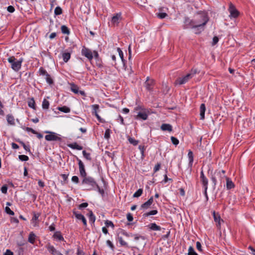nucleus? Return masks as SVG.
Segmentation results:
<instances>
[{"mask_svg": "<svg viewBox=\"0 0 255 255\" xmlns=\"http://www.w3.org/2000/svg\"><path fill=\"white\" fill-rule=\"evenodd\" d=\"M195 22L196 28V34H199L204 29V26L209 20L207 13L202 12L199 13L195 17Z\"/></svg>", "mask_w": 255, "mask_h": 255, "instance_id": "nucleus-1", "label": "nucleus"}, {"mask_svg": "<svg viewBox=\"0 0 255 255\" xmlns=\"http://www.w3.org/2000/svg\"><path fill=\"white\" fill-rule=\"evenodd\" d=\"M199 72L197 69H191L190 72L188 73L185 76L178 78L175 81V85H183L188 82L192 78H193L195 74L198 73Z\"/></svg>", "mask_w": 255, "mask_h": 255, "instance_id": "nucleus-2", "label": "nucleus"}, {"mask_svg": "<svg viewBox=\"0 0 255 255\" xmlns=\"http://www.w3.org/2000/svg\"><path fill=\"white\" fill-rule=\"evenodd\" d=\"M83 178L82 184L85 185L86 190H96V187L98 186V184L94 178L87 175Z\"/></svg>", "mask_w": 255, "mask_h": 255, "instance_id": "nucleus-3", "label": "nucleus"}, {"mask_svg": "<svg viewBox=\"0 0 255 255\" xmlns=\"http://www.w3.org/2000/svg\"><path fill=\"white\" fill-rule=\"evenodd\" d=\"M8 62L11 64V68L15 71H18L21 68L22 60H16L14 56L8 58Z\"/></svg>", "mask_w": 255, "mask_h": 255, "instance_id": "nucleus-4", "label": "nucleus"}, {"mask_svg": "<svg viewBox=\"0 0 255 255\" xmlns=\"http://www.w3.org/2000/svg\"><path fill=\"white\" fill-rule=\"evenodd\" d=\"M45 132L49 133V134H47L45 136V139L47 141H61L62 140V138L61 137L59 136V135L57 134L55 132H50L48 131H46Z\"/></svg>", "mask_w": 255, "mask_h": 255, "instance_id": "nucleus-5", "label": "nucleus"}, {"mask_svg": "<svg viewBox=\"0 0 255 255\" xmlns=\"http://www.w3.org/2000/svg\"><path fill=\"white\" fill-rule=\"evenodd\" d=\"M225 171L224 170H222L221 171H218L216 173L217 175H220L221 177H226L227 188L228 189H231L234 187L235 185L232 182V181L229 178L225 176Z\"/></svg>", "mask_w": 255, "mask_h": 255, "instance_id": "nucleus-6", "label": "nucleus"}, {"mask_svg": "<svg viewBox=\"0 0 255 255\" xmlns=\"http://www.w3.org/2000/svg\"><path fill=\"white\" fill-rule=\"evenodd\" d=\"M40 76H44L46 82L49 84L51 85L53 83V80L51 78L50 75L47 72V71L43 68L40 67L38 71Z\"/></svg>", "mask_w": 255, "mask_h": 255, "instance_id": "nucleus-7", "label": "nucleus"}, {"mask_svg": "<svg viewBox=\"0 0 255 255\" xmlns=\"http://www.w3.org/2000/svg\"><path fill=\"white\" fill-rule=\"evenodd\" d=\"M148 111L146 109H141V111L137 112V114L134 116L136 120H146L148 117Z\"/></svg>", "mask_w": 255, "mask_h": 255, "instance_id": "nucleus-8", "label": "nucleus"}, {"mask_svg": "<svg viewBox=\"0 0 255 255\" xmlns=\"http://www.w3.org/2000/svg\"><path fill=\"white\" fill-rule=\"evenodd\" d=\"M184 28H194L196 30L195 19H190L188 17H185L184 20Z\"/></svg>", "mask_w": 255, "mask_h": 255, "instance_id": "nucleus-9", "label": "nucleus"}, {"mask_svg": "<svg viewBox=\"0 0 255 255\" xmlns=\"http://www.w3.org/2000/svg\"><path fill=\"white\" fill-rule=\"evenodd\" d=\"M228 10L230 12V17L237 18L239 15V11L236 9L234 5L231 2L229 4Z\"/></svg>", "mask_w": 255, "mask_h": 255, "instance_id": "nucleus-10", "label": "nucleus"}, {"mask_svg": "<svg viewBox=\"0 0 255 255\" xmlns=\"http://www.w3.org/2000/svg\"><path fill=\"white\" fill-rule=\"evenodd\" d=\"M82 55L87 57L89 60L93 58V55L92 51L88 48L84 47L81 51Z\"/></svg>", "mask_w": 255, "mask_h": 255, "instance_id": "nucleus-11", "label": "nucleus"}, {"mask_svg": "<svg viewBox=\"0 0 255 255\" xmlns=\"http://www.w3.org/2000/svg\"><path fill=\"white\" fill-rule=\"evenodd\" d=\"M78 161V165L79 167V172L80 176L82 177H84L87 175V173L85 168V166L83 162L78 158H77Z\"/></svg>", "mask_w": 255, "mask_h": 255, "instance_id": "nucleus-12", "label": "nucleus"}, {"mask_svg": "<svg viewBox=\"0 0 255 255\" xmlns=\"http://www.w3.org/2000/svg\"><path fill=\"white\" fill-rule=\"evenodd\" d=\"M154 84V81L153 79H150L148 77H147L146 80L144 83L146 89L148 91H152Z\"/></svg>", "mask_w": 255, "mask_h": 255, "instance_id": "nucleus-13", "label": "nucleus"}, {"mask_svg": "<svg viewBox=\"0 0 255 255\" xmlns=\"http://www.w3.org/2000/svg\"><path fill=\"white\" fill-rule=\"evenodd\" d=\"M48 252L52 255H63L59 251H57L54 246L48 244L46 246Z\"/></svg>", "mask_w": 255, "mask_h": 255, "instance_id": "nucleus-14", "label": "nucleus"}, {"mask_svg": "<svg viewBox=\"0 0 255 255\" xmlns=\"http://www.w3.org/2000/svg\"><path fill=\"white\" fill-rule=\"evenodd\" d=\"M70 86L71 90L75 94H79L82 96L85 95V92L83 91L79 90V87L76 85L74 84V83H71L70 84Z\"/></svg>", "mask_w": 255, "mask_h": 255, "instance_id": "nucleus-15", "label": "nucleus"}, {"mask_svg": "<svg viewBox=\"0 0 255 255\" xmlns=\"http://www.w3.org/2000/svg\"><path fill=\"white\" fill-rule=\"evenodd\" d=\"M200 179L204 188L208 189V180L205 176L203 170L201 171Z\"/></svg>", "mask_w": 255, "mask_h": 255, "instance_id": "nucleus-16", "label": "nucleus"}, {"mask_svg": "<svg viewBox=\"0 0 255 255\" xmlns=\"http://www.w3.org/2000/svg\"><path fill=\"white\" fill-rule=\"evenodd\" d=\"M153 202V196H151L147 201L145 202L143 204H142L140 207V210H146L149 208V207L151 206V205L152 204Z\"/></svg>", "mask_w": 255, "mask_h": 255, "instance_id": "nucleus-17", "label": "nucleus"}, {"mask_svg": "<svg viewBox=\"0 0 255 255\" xmlns=\"http://www.w3.org/2000/svg\"><path fill=\"white\" fill-rule=\"evenodd\" d=\"M214 219L215 222L217 223V226L218 228H220L221 226V221L224 222L223 220L221 219V217L220 215L218 214H216L215 212L214 211L213 213Z\"/></svg>", "mask_w": 255, "mask_h": 255, "instance_id": "nucleus-18", "label": "nucleus"}, {"mask_svg": "<svg viewBox=\"0 0 255 255\" xmlns=\"http://www.w3.org/2000/svg\"><path fill=\"white\" fill-rule=\"evenodd\" d=\"M73 213H74V214L75 215L76 218L77 219L82 220L84 225L86 226H87V221H86V219L85 218V217L81 214L77 213L76 212H74Z\"/></svg>", "mask_w": 255, "mask_h": 255, "instance_id": "nucleus-19", "label": "nucleus"}, {"mask_svg": "<svg viewBox=\"0 0 255 255\" xmlns=\"http://www.w3.org/2000/svg\"><path fill=\"white\" fill-rule=\"evenodd\" d=\"M206 111V107L204 104H202L200 107V119L203 120L205 119V112Z\"/></svg>", "mask_w": 255, "mask_h": 255, "instance_id": "nucleus-20", "label": "nucleus"}, {"mask_svg": "<svg viewBox=\"0 0 255 255\" xmlns=\"http://www.w3.org/2000/svg\"><path fill=\"white\" fill-rule=\"evenodd\" d=\"M188 158H189V166L190 167V172H191V167L192 166V164H193V152L191 150H189L188 153Z\"/></svg>", "mask_w": 255, "mask_h": 255, "instance_id": "nucleus-21", "label": "nucleus"}, {"mask_svg": "<svg viewBox=\"0 0 255 255\" xmlns=\"http://www.w3.org/2000/svg\"><path fill=\"white\" fill-rule=\"evenodd\" d=\"M68 146L72 149L79 150H82L83 149V147L78 144L77 142H73L70 144H68Z\"/></svg>", "mask_w": 255, "mask_h": 255, "instance_id": "nucleus-22", "label": "nucleus"}, {"mask_svg": "<svg viewBox=\"0 0 255 255\" xmlns=\"http://www.w3.org/2000/svg\"><path fill=\"white\" fill-rule=\"evenodd\" d=\"M161 129L163 131H171L172 130V127L170 124H163L161 126Z\"/></svg>", "mask_w": 255, "mask_h": 255, "instance_id": "nucleus-23", "label": "nucleus"}, {"mask_svg": "<svg viewBox=\"0 0 255 255\" xmlns=\"http://www.w3.org/2000/svg\"><path fill=\"white\" fill-rule=\"evenodd\" d=\"M148 228L152 231H160L161 227L157 225L155 223H150L148 225Z\"/></svg>", "mask_w": 255, "mask_h": 255, "instance_id": "nucleus-24", "label": "nucleus"}, {"mask_svg": "<svg viewBox=\"0 0 255 255\" xmlns=\"http://www.w3.org/2000/svg\"><path fill=\"white\" fill-rule=\"evenodd\" d=\"M36 237V236L33 232H30L28 238V242L32 244H33L35 242Z\"/></svg>", "mask_w": 255, "mask_h": 255, "instance_id": "nucleus-25", "label": "nucleus"}, {"mask_svg": "<svg viewBox=\"0 0 255 255\" xmlns=\"http://www.w3.org/2000/svg\"><path fill=\"white\" fill-rule=\"evenodd\" d=\"M6 120L9 125L11 126L15 125L14 118L11 115H7L6 116Z\"/></svg>", "mask_w": 255, "mask_h": 255, "instance_id": "nucleus-26", "label": "nucleus"}, {"mask_svg": "<svg viewBox=\"0 0 255 255\" xmlns=\"http://www.w3.org/2000/svg\"><path fill=\"white\" fill-rule=\"evenodd\" d=\"M71 57L69 52H64L62 53V58L65 62H67Z\"/></svg>", "mask_w": 255, "mask_h": 255, "instance_id": "nucleus-27", "label": "nucleus"}, {"mask_svg": "<svg viewBox=\"0 0 255 255\" xmlns=\"http://www.w3.org/2000/svg\"><path fill=\"white\" fill-rule=\"evenodd\" d=\"M39 216V214H34L31 220L32 224H33L34 226H36L37 225V221H38Z\"/></svg>", "mask_w": 255, "mask_h": 255, "instance_id": "nucleus-28", "label": "nucleus"}, {"mask_svg": "<svg viewBox=\"0 0 255 255\" xmlns=\"http://www.w3.org/2000/svg\"><path fill=\"white\" fill-rule=\"evenodd\" d=\"M53 237L58 239L60 241H63L64 240L60 232H56L53 235Z\"/></svg>", "mask_w": 255, "mask_h": 255, "instance_id": "nucleus-29", "label": "nucleus"}, {"mask_svg": "<svg viewBox=\"0 0 255 255\" xmlns=\"http://www.w3.org/2000/svg\"><path fill=\"white\" fill-rule=\"evenodd\" d=\"M120 17L121 14H117L116 15H114L112 18V22L113 24H118Z\"/></svg>", "mask_w": 255, "mask_h": 255, "instance_id": "nucleus-30", "label": "nucleus"}, {"mask_svg": "<svg viewBox=\"0 0 255 255\" xmlns=\"http://www.w3.org/2000/svg\"><path fill=\"white\" fill-rule=\"evenodd\" d=\"M88 215L89 216V221L92 223H94L95 221L96 218L92 211H90Z\"/></svg>", "mask_w": 255, "mask_h": 255, "instance_id": "nucleus-31", "label": "nucleus"}, {"mask_svg": "<svg viewBox=\"0 0 255 255\" xmlns=\"http://www.w3.org/2000/svg\"><path fill=\"white\" fill-rule=\"evenodd\" d=\"M58 110L64 113H68L70 112V109L66 106H63L61 107H58Z\"/></svg>", "mask_w": 255, "mask_h": 255, "instance_id": "nucleus-32", "label": "nucleus"}, {"mask_svg": "<svg viewBox=\"0 0 255 255\" xmlns=\"http://www.w3.org/2000/svg\"><path fill=\"white\" fill-rule=\"evenodd\" d=\"M61 31L62 32V33L65 34H67V35L70 34V30H69V28L66 25H62L61 27Z\"/></svg>", "mask_w": 255, "mask_h": 255, "instance_id": "nucleus-33", "label": "nucleus"}, {"mask_svg": "<svg viewBox=\"0 0 255 255\" xmlns=\"http://www.w3.org/2000/svg\"><path fill=\"white\" fill-rule=\"evenodd\" d=\"M157 213V211L156 210H151L148 212L145 213L143 215V217H147L150 215H154Z\"/></svg>", "mask_w": 255, "mask_h": 255, "instance_id": "nucleus-34", "label": "nucleus"}, {"mask_svg": "<svg viewBox=\"0 0 255 255\" xmlns=\"http://www.w3.org/2000/svg\"><path fill=\"white\" fill-rule=\"evenodd\" d=\"M138 149L140 150L141 154V159H143V158L145 156L144 150L145 149V147L144 145H139L138 146Z\"/></svg>", "mask_w": 255, "mask_h": 255, "instance_id": "nucleus-35", "label": "nucleus"}, {"mask_svg": "<svg viewBox=\"0 0 255 255\" xmlns=\"http://www.w3.org/2000/svg\"><path fill=\"white\" fill-rule=\"evenodd\" d=\"M28 105L30 108H32L33 109L35 110L36 109L35 101L33 98L30 99V100L28 102Z\"/></svg>", "mask_w": 255, "mask_h": 255, "instance_id": "nucleus-36", "label": "nucleus"}, {"mask_svg": "<svg viewBox=\"0 0 255 255\" xmlns=\"http://www.w3.org/2000/svg\"><path fill=\"white\" fill-rule=\"evenodd\" d=\"M92 114L93 115H96L98 114V111L99 110V106L98 105H93L92 106Z\"/></svg>", "mask_w": 255, "mask_h": 255, "instance_id": "nucleus-37", "label": "nucleus"}, {"mask_svg": "<svg viewBox=\"0 0 255 255\" xmlns=\"http://www.w3.org/2000/svg\"><path fill=\"white\" fill-rule=\"evenodd\" d=\"M118 241L119 242L120 244L122 246H124V247H128V243L126 242H125V241H124V240L123 239L122 237H118Z\"/></svg>", "mask_w": 255, "mask_h": 255, "instance_id": "nucleus-38", "label": "nucleus"}, {"mask_svg": "<svg viewBox=\"0 0 255 255\" xmlns=\"http://www.w3.org/2000/svg\"><path fill=\"white\" fill-rule=\"evenodd\" d=\"M143 190L142 189H138L133 195V197L134 198H138L140 197L141 194H142Z\"/></svg>", "mask_w": 255, "mask_h": 255, "instance_id": "nucleus-39", "label": "nucleus"}, {"mask_svg": "<svg viewBox=\"0 0 255 255\" xmlns=\"http://www.w3.org/2000/svg\"><path fill=\"white\" fill-rule=\"evenodd\" d=\"M170 90L169 87L167 86L166 83H163L162 84V90L164 94H166L168 93Z\"/></svg>", "mask_w": 255, "mask_h": 255, "instance_id": "nucleus-40", "label": "nucleus"}, {"mask_svg": "<svg viewBox=\"0 0 255 255\" xmlns=\"http://www.w3.org/2000/svg\"><path fill=\"white\" fill-rule=\"evenodd\" d=\"M42 108L43 109H48L49 107V103L46 99H44L42 104Z\"/></svg>", "mask_w": 255, "mask_h": 255, "instance_id": "nucleus-41", "label": "nucleus"}, {"mask_svg": "<svg viewBox=\"0 0 255 255\" xmlns=\"http://www.w3.org/2000/svg\"><path fill=\"white\" fill-rule=\"evenodd\" d=\"M188 255H198L195 252L194 248L192 246H190L188 249Z\"/></svg>", "mask_w": 255, "mask_h": 255, "instance_id": "nucleus-42", "label": "nucleus"}, {"mask_svg": "<svg viewBox=\"0 0 255 255\" xmlns=\"http://www.w3.org/2000/svg\"><path fill=\"white\" fill-rule=\"evenodd\" d=\"M62 9L60 6H57L54 10V13L55 15H58L62 14Z\"/></svg>", "mask_w": 255, "mask_h": 255, "instance_id": "nucleus-43", "label": "nucleus"}, {"mask_svg": "<svg viewBox=\"0 0 255 255\" xmlns=\"http://www.w3.org/2000/svg\"><path fill=\"white\" fill-rule=\"evenodd\" d=\"M128 140L130 143L133 144V145H136L138 143V140H135L134 138L132 137H129Z\"/></svg>", "mask_w": 255, "mask_h": 255, "instance_id": "nucleus-44", "label": "nucleus"}, {"mask_svg": "<svg viewBox=\"0 0 255 255\" xmlns=\"http://www.w3.org/2000/svg\"><path fill=\"white\" fill-rule=\"evenodd\" d=\"M118 51L119 52V56H120L124 65H125V60L124 59V54H123V51L119 48H118Z\"/></svg>", "mask_w": 255, "mask_h": 255, "instance_id": "nucleus-45", "label": "nucleus"}, {"mask_svg": "<svg viewBox=\"0 0 255 255\" xmlns=\"http://www.w3.org/2000/svg\"><path fill=\"white\" fill-rule=\"evenodd\" d=\"M83 155L84 157L86 158L87 160H91V157L90 156V153H87L85 150H83Z\"/></svg>", "mask_w": 255, "mask_h": 255, "instance_id": "nucleus-46", "label": "nucleus"}, {"mask_svg": "<svg viewBox=\"0 0 255 255\" xmlns=\"http://www.w3.org/2000/svg\"><path fill=\"white\" fill-rule=\"evenodd\" d=\"M18 158L21 161H27L29 159V157L27 155H19L18 156Z\"/></svg>", "mask_w": 255, "mask_h": 255, "instance_id": "nucleus-47", "label": "nucleus"}, {"mask_svg": "<svg viewBox=\"0 0 255 255\" xmlns=\"http://www.w3.org/2000/svg\"><path fill=\"white\" fill-rule=\"evenodd\" d=\"M17 142H18L20 144H21L22 146L23 147L24 149L26 150V151H30V148L28 146H26L25 144L22 141L20 140L19 139L17 140Z\"/></svg>", "mask_w": 255, "mask_h": 255, "instance_id": "nucleus-48", "label": "nucleus"}, {"mask_svg": "<svg viewBox=\"0 0 255 255\" xmlns=\"http://www.w3.org/2000/svg\"><path fill=\"white\" fill-rule=\"evenodd\" d=\"M105 225H106V227L107 228L111 227L112 228H114V225L113 223L111 221L106 220L105 221Z\"/></svg>", "mask_w": 255, "mask_h": 255, "instance_id": "nucleus-49", "label": "nucleus"}, {"mask_svg": "<svg viewBox=\"0 0 255 255\" xmlns=\"http://www.w3.org/2000/svg\"><path fill=\"white\" fill-rule=\"evenodd\" d=\"M111 130L110 129H107L105 131L104 137L108 139L110 137Z\"/></svg>", "mask_w": 255, "mask_h": 255, "instance_id": "nucleus-50", "label": "nucleus"}, {"mask_svg": "<svg viewBox=\"0 0 255 255\" xmlns=\"http://www.w3.org/2000/svg\"><path fill=\"white\" fill-rule=\"evenodd\" d=\"M171 141H172V143L175 145H177V144H178L179 143V140L178 139L174 137V136H171Z\"/></svg>", "mask_w": 255, "mask_h": 255, "instance_id": "nucleus-51", "label": "nucleus"}, {"mask_svg": "<svg viewBox=\"0 0 255 255\" xmlns=\"http://www.w3.org/2000/svg\"><path fill=\"white\" fill-rule=\"evenodd\" d=\"M121 233L122 234H123V235L127 237H133V234H132V233H128L125 230H122Z\"/></svg>", "mask_w": 255, "mask_h": 255, "instance_id": "nucleus-52", "label": "nucleus"}, {"mask_svg": "<svg viewBox=\"0 0 255 255\" xmlns=\"http://www.w3.org/2000/svg\"><path fill=\"white\" fill-rule=\"evenodd\" d=\"M133 237H134V239L135 241H137L139 239H141L143 240H145V237L144 236L138 235L137 234H133Z\"/></svg>", "mask_w": 255, "mask_h": 255, "instance_id": "nucleus-53", "label": "nucleus"}, {"mask_svg": "<svg viewBox=\"0 0 255 255\" xmlns=\"http://www.w3.org/2000/svg\"><path fill=\"white\" fill-rule=\"evenodd\" d=\"M5 212L10 215H14V212L11 210V209L8 207H6L5 208Z\"/></svg>", "mask_w": 255, "mask_h": 255, "instance_id": "nucleus-54", "label": "nucleus"}, {"mask_svg": "<svg viewBox=\"0 0 255 255\" xmlns=\"http://www.w3.org/2000/svg\"><path fill=\"white\" fill-rule=\"evenodd\" d=\"M106 244L107 246L110 247V248L113 251L114 250L115 247L111 241H110V240H107L106 242Z\"/></svg>", "mask_w": 255, "mask_h": 255, "instance_id": "nucleus-55", "label": "nucleus"}, {"mask_svg": "<svg viewBox=\"0 0 255 255\" xmlns=\"http://www.w3.org/2000/svg\"><path fill=\"white\" fill-rule=\"evenodd\" d=\"M167 16V13L165 12H160L157 14V16L160 19H163Z\"/></svg>", "mask_w": 255, "mask_h": 255, "instance_id": "nucleus-56", "label": "nucleus"}, {"mask_svg": "<svg viewBox=\"0 0 255 255\" xmlns=\"http://www.w3.org/2000/svg\"><path fill=\"white\" fill-rule=\"evenodd\" d=\"M23 129H24L27 131H30L33 134L37 133V131H36L35 130H34L33 129H32L31 128L26 127V128H23Z\"/></svg>", "mask_w": 255, "mask_h": 255, "instance_id": "nucleus-57", "label": "nucleus"}, {"mask_svg": "<svg viewBox=\"0 0 255 255\" xmlns=\"http://www.w3.org/2000/svg\"><path fill=\"white\" fill-rule=\"evenodd\" d=\"M7 191V186L6 185H3L1 188V191L3 194H6Z\"/></svg>", "mask_w": 255, "mask_h": 255, "instance_id": "nucleus-58", "label": "nucleus"}, {"mask_svg": "<svg viewBox=\"0 0 255 255\" xmlns=\"http://www.w3.org/2000/svg\"><path fill=\"white\" fill-rule=\"evenodd\" d=\"M72 181L76 183V184H78L79 182V178L78 176H73L72 177Z\"/></svg>", "mask_w": 255, "mask_h": 255, "instance_id": "nucleus-59", "label": "nucleus"}, {"mask_svg": "<svg viewBox=\"0 0 255 255\" xmlns=\"http://www.w3.org/2000/svg\"><path fill=\"white\" fill-rule=\"evenodd\" d=\"M7 10L9 12H10V13H12L15 10V8L14 7L12 6V5H9L7 7Z\"/></svg>", "mask_w": 255, "mask_h": 255, "instance_id": "nucleus-60", "label": "nucleus"}, {"mask_svg": "<svg viewBox=\"0 0 255 255\" xmlns=\"http://www.w3.org/2000/svg\"><path fill=\"white\" fill-rule=\"evenodd\" d=\"M96 190H97L100 194H101L102 195H103L104 194V190L103 189L101 188L100 186L98 185V186L96 187Z\"/></svg>", "mask_w": 255, "mask_h": 255, "instance_id": "nucleus-61", "label": "nucleus"}, {"mask_svg": "<svg viewBox=\"0 0 255 255\" xmlns=\"http://www.w3.org/2000/svg\"><path fill=\"white\" fill-rule=\"evenodd\" d=\"M88 205V204L87 203H83L79 205V209L80 210L83 209V208H85L87 207Z\"/></svg>", "mask_w": 255, "mask_h": 255, "instance_id": "nucleus-62", "label": "nucleus"}, {"mask_svg": "<svg viewBox=\"0 0 255 255\" xmlns=\"http://www.w3.org/2000/svg\"><path fill=\"white\" fill-rule=\"evenodd\" d=\"M141 109H143L141 107L138 106L134 108L133 112L135 114H137V112H139V111H141Z\"/></svg>", "mask_w": 255, "mask_h": 255, "instance_id": "nucleus-63", "label": "nucleus"}, {"mask_svg": "<svg viewBox=\"0 0 255 255\" xmlns=\"http://www.w3.org/2000/svg\"><path fill=\"white\" fill-rule=\"evenodd\" d=\"M127 220L129 222H131L133 220V217L131 214L128 213L127 215Z\"/></svg>", "mask_w": 255, "mask_h": 255, "instance_id": "nucleus-64", "label": "nucleus"}]
</instances>
